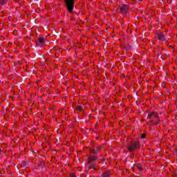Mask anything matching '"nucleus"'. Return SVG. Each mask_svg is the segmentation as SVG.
Segmentation results:
<instances>
[{
  "label": "nucleus",
  "instance_id": "nucleus-10",
  "mask_svg": "<svg viewBox=\"0 0 177 177\" xmlns=\"http://www.w3.org/2000/svg\"><path fill=\"white\" fill-rule=\"evenodd\" d=\"M160 120H152L151 124H160Z\"/></svg>",
  "mask_w": 177,
  "mask_h": 177
},
{
  "label": "nucleus",
  "instance_id": "nucleus-15",
  "mask_svg": "<svg viewBox=\"0 0 177 177\" xmlns=\"http://www.w3.org/2000/svg\"><path fill=\"white\" fill-rule=\"evenodd\" d=\"M138 169H140V171H142V166L138 165Z\"/></svg>",
  "mask_w": 177,
  "mask_h": 177
},
{
  "label": "nucleus",
  "instance_id": "nucleus-8",
  "mask_svg": "<svg viewBox=\"0 0 177 177\" xmlns=\"http://www.w3.org/2000/svg\"><path fill=\"white\" fill-rule=\"evenodd\" d=\"M99 151H100V148L99 147H95L93 149V154H97V153H99Z\"/></svg>",
  "mask_w": 177,
  "mask_h": 177
},
{
  "label": "nucleus",
  "instance_id": "nucleus-14",
  "mask_svg": "<svg viewBox=\"0 0 177 177\" xmlns=\"http://www.w3.org/2000/svg\"><path fill=\"white\" fill-rule=\"evenodd\" d=\"M145 137H146V134L143 133V134L141 135V138L142 139H145Z\"/></svg>",
  "mask_w": 177,
  "mask_h": 177
},
{
  "label": "nucleus",
  "instance_id": "nucleus-16",
  "mask_svg": "<svg viewBox=\"0 0 177 177\" xmlns=\"http://www.w3.org/2000/svg\"><path fill=\"white\" fill-rule=\"evenodd\" d=\"M2 153V149H0V155Z\"/></svg>",
  "mask_w": 177,
  "mask_h": 177
},
{
  "label": "nucleus",
  "instance_id": "nucleus-1",
  "mask_svg": "<svg viewBox=\"0 0 177 177\" xmlns=\"http://www.w3.org/2000/svg\"><path fill=\"white\" fill-rule=\"evenodd\" d=\"M136 149H139V142L138 141H133L127 146L129 151H135Z\"/></svg>",
  "mask_w": 177,
  "mask_h": 177
},
{
  "label": "nucleus",
  "instance_id": "nucleus-6",
  "mask_svg": "<svg viewBox=\"0 0 177 177\" xmlns=\"http://www.w3.org/2000/svg\"><path fill=\"white\" fill-rule=\"evenodd\" d=\"M148 118H158V113L157 112H150L148 114Z\"/></svg>",
  "mask_w": 177,
  "mask_h": 177
},
{
  "label": "nucleus",
  "instance_id": "nucleus-4",
  "mask_svg": "<svg viewBox=\"0 0 177 177\" xmlns=\"http://www.w3.org/2000/svg\"><path fill=\"white\" fill-rule=\"evenodd\" d=\"M129 10V7H128L127 5L123 4L122 6H120V13L122 15H127Z\"/></svg>",
  "mask_w": 177,
  "mask_h": 177
},
{
  "label": "nucleus",
  "instance_id": "nucleus-7",
  "mask_svg": "<svg viewBox=\"0 0 177 177\" xmlns=\"http://www.w3.org/2000/svg\"><path fill=\"white\" fill-rule=\"evenodd\" d=\"M111 174L109 171H106L102 173V177H111Z\"/></svg>",
  "mask_w": 177,
  "mask_h": 177
},
{
  "label": "nucleus",
  "instance_id": "nucleus-17",
  "mask_svg": "<svg viewBox=\"0 0 177 177\" xmlns=\"http://www.w3.org/2000/svg\"><path fill=\"white\" fill-rule=\"evenodd\" d=\"M136 2H139L140 0H135Z\"/></svg>",
  "mask_w": 177,
  "mask_h": 177
},
{
  "label": "nucleus",
  "instance_id": "nucleus-2",
  "mask_svg": "<svg viewBox=\"0 0 177 177\" xmlns=\"http://www.w3.org/2000/svg\"><path fill=\"white\" fill-rule=\"evenodd\" d=\"M65 3L68 12L72 13L74 10V0H65Z\"/></svg>",
  "mask_w": 177,
  "mask_h": 177
},
{
  "label": "nucleus",
  "instance_id": "nucleus-3",
  "mask_svg": "<svg viewBox=\"0 0 177 177\" xmlns=\"http://www.w3.org/2000/svg\"><path fill=\"white\" fill-rule=\"evenodd\" d=\"M96 160H97V157L96 156H91L88 158V164L90 165L91 169H96V168H95V167H96V163L95 162Z\"/></svg>",
  "mask_w": 177,
  "mask_h": 177
},
{
  "label": "nucleus",
  "instance_id": "nucleus-5",
  "mask_svg": "<svg viewBox=\"0 0 177 177\" xmlns=\"http://www.w3.org/2000/svg\"><path fill=\"white\" fill-rule=\"evenodd\" d=\"M156 38L158 39V41H162V42L167 41V36L162 33H158L156 35Z\"/></svg>",
  "mask_w": 177,
  "mask_h": 177
},
{
  "label": "nucleus",
  "instance_id": "nucleus-13",
  "mask_svg": "<svg viewBox=\"0 0 177 177\" xmlns=\"http://www.w3.org/2000/svg\"><path fill=\"white\" fill-rule=\"evenodd\" d=\"M70 177H77V176H75V174H74V173H71Z\"/></svg>",
  "mask_w": 177,
  "mask_h": 177
},
{
  "label": "nucleus",
  "instance_id": "nucleus-12",
  "mask_svg": "<svg viewBox=\"0 0 177 177\" xmlns=\"http://www.w3.org/2000/svg\"><path fill=\"white\" fill-rule=\"evenodd\" d=\"M6 3V1L5 0H0V5H5Z\"/></svg>",
  "mask_w": 177,
  "mask_h": 177
},
{
  "label": "nucleus",
  "instance_id": "nucleus-11",
  "mask_svg": "<svg viewBox=\"0 0 177 177\" xmlns=\"http://www.w3.org/2000/svg\"><path fill=\"white\" fill-rule=\"evenodd\" d=\"M77 110H79V111H84V108H82V106H77Z\"/></svg>",
  "mask_w": 177,
  "mask_h": 177
},
{
  "label": "nucleus",
  "instance_id": "nucleus-9",
  "mask_svg": "<svg viewBox=\"0 0 177 177\" xmlns=\"http://www.w3.org/2000/svg\"><path fill=\"white\" fill-rule=\"evenodd\" d=\"M38 41H39V44H41V45L45 44V39H44V37H39Z\"/></svg>",
  "mask_w": 177,
  "mask_h": 177
}]
</instances>
